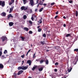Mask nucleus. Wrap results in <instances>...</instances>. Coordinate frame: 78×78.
Returning a JSON list of instances; mask_svg holds the SVG:
<instances>
[{"label":"nucleus","mask_w":78,"mask_h":78,"mask_svg":"<svg viewBox=\"0 0 78 78\" xmlns=\"http://www.w3.org/2000/svg\"><path fill=\"white\" fill-rule=\"evenodd\" d=\"M0 5H1L2 7H4L5 5V2L0 0Z\"/></svg>","instance_id":"f257e3e1"},{"label":"nucleus","mask_w":78,"mask_h":78,"mask_svg":"<svg viewBox=\"0 0 78 78\" xmlns=\"http://www.w3.org/2000/svg\"><path fill=\"white\" fill-rule=\"evenodd\" d=\"M78 61V56H76L75 57V59L74 60L73 63V64L75 65V64H76L77 62Z\"/></svg>","instance_id":"f03ea898"},{"label":"nucleus","mask_w":78,"mask_h":78,"mask_svg":"<svg viewBox=\"0 0 78 78\" xmlns=\"http://www.w3.org/2000/svg\"><path fill=\"white\" fill-rule=\"evenodd\" d=\"M21 9H22V10H26L28 9V7L23 6L21 7Z\"/></svg>","instance_id":"7ed1b4c3"},{"label":"nucleus","mask_w":78,"mask_h":78,"mask_svg":"<svg viewBox=\"0 0 78 78\" xmlns=\"http://www.w3.org/2000/svg\"><path fill=\"white\" fill-rule=\"evenodd\" d=\"M1 39L2 42H4L5 40H7V38L6 37H2L1 38Z\"/></svg>","instance_id":"20e7f679"},{"label":"nucleus","mask_w":78,"mask_h":78,"mask_svg":"<svg viewBox=\"0 0 78 78\" xmlns=\"http://www.w3.org/2000/svg\"><path fill=\"white\" fill-rule=\"evenodd\" d=\"M30 5L32 6H34V1H33V0H30Z\"/></svg>","instance_id":"39448f33"},{"label":"nucleus","mask_w":78,"mask_h":78,"mask_svg":"<svg viewBox=\"0 0 78 78\" xmlns=\"http://www.w3.org/2000/svg\"><path fill=\"white\" fill-rule=\"evenodd\" d=\"M24 72V71L23 70H20L18 72V73H17L18 75H20V74H22L23 72Z\"/></svg>","instance_id":"423d86ee"},{"label":"nucleus","mask_w":78,"mask_h":78,"mask_svg":"<svg viewBox=\"0 0 78 78\" xmlns=\"http://www.w3.org/2000/svg\"><path fill=\"white\" fill-rule=\"evenodd\" d=\"M23 68L22 69V70H26V69H27L28 67V66H23Z\"/></svg>","instance_id":"0eeeda50"},{"label":"nucleus","mask_w":78,"mask_h":78,"mask_svg":"<svg viewBox=\"0 0 78 78\" xmlns=\"http://www.w3.org/2000/svg\"><path fill=\"white\" fill-rule=\"evenodd\" d=\"M29 64V66H31V61L30 60H28L27 62V64Z\"/></svg>","instance_id":"6e6552de"},{"label":"nucleus","mask_w":78,"mask_h":78,"mask_svg":"<svg viewBox=\"0 0 78 78\" xmlns=\"http://www.w3.org/2000/svg\"><path fill=\"white\" fill-rule=\"evenodd\" d=\"M38 67L37 66H34L33 68L32 69V70L33 71H34L35 69H36V68H37Z\"/></svg>","instance_id":"1a4fd4ad"},{"label":"nucleus","mask_w":78,"mask_h":78,"mask_svg":"<svg viewBox=\"0 0 78 78\" xmlns=\"http://www.w3.org/2000/svg\"><path fill=\"white\" fill-rule=\"evenodd\" d=\"M6 15V14L5 12H2L1 14V16H4L5 17V16Z\"/></svg>","instance_id":"9d476101"},{"label":"nucleus","mask_w":78,"mask_h":78,"mask_svg":"<svg viewBox=\"0 0 78 78\" xmlns=\"http://www.w3.org/2000/svg\"><path fill=\"white\" fill-rule=\"evenodd\" d=\"M14 7H13L12 8H11L10 9V10H9V13H11L13 9V8H14Z\"/></svg>","instance_id":"9b49d317"},{"label":"nucleus","mask_w":78,"mask_h":78,"mask_svg":"<svg viewBox=\"0 0 78 78\" xmlns=\"http://www.w3.org/2000/svg\"><path fill=\"white\" fill-rule=\"evenodd\" d=\"M14 24V23L12 22H10L9 23V25L10 26H12Z\"/></svg>","instance_id":"f8f14e48"},{"label":"nucleus","mask_w":78,"mask_h":78,"mask_svg":"<svg viewBox=\"0 0 78 78\" xmlns=\"http://www.w3.org/2000/svg\"><path fill=\"white\" fill-rule=\"evenodd\" d=\"M10 17H13V16H12L11 14H9V15H8V19H9Z\"/></svg>","instance_id":"ddd939ff"},{"label":"nucleus","mask_w":78,"mask_h":78,"mask_svg":"<svg viewBox=\"0 0 78 78\" xmlns=\"http://www.w3.org/2000/svg\"><path fill=\"white\" fill-rule=\"evenodd\" d=\"M42 18H41L38 21L39 23V24H41L42 23Z\"/></svg>","instance_id":"4468645a"},{"label":"nucleus","mask_w":78,"mask_h":78,"mask_svg":"<svg viewBox=\"0 0 78 78\" xmlns=\"http://www.w3.org/2000/svg\"><path fill=\"white\" fill-rule=\"evenodd\" d=\"M4 66L2 63L0 64V69H3Z\"/></svg>","instance_id":"2eb2a0df"},{"label":"nucleus","mask_w":78,"mask_h":78,"mask_svg":"<svg viewBox=\"0 0 78 78\" xmlns=\"http://www.w3.org/2000/svg\"><path fill=\"white\" fill-rule=\"evenodd\" d=\"M23 29L24 30L27 31H28V30H29V29H28V28H27V27H24L23 28Z\"/></svg>","instance_id":"dca6fc26"},{"label":"nucleus","mask_w":78,"mask_h":78,"mask_svg":"<svg viewBox=\"0 0 78 78\" xmlns=\"http://www.w3.org/2000/svg\"><path fill=\"white\" fill-rule=\"evenodd\" d=\"M72 69V68L71 67H70L69 69H68V72H71V71Z\"/></svg>","instance_id":"f3484780"},{"label":"nucleus","mask_w":78,"mask_h":78,"mask_svg":"<svg viewBox=\"0 0 78 78\" xmlns=\"http://www.w3.org/2000/svg\"><path fill=\"white\" fill-rule=\"evenodd\" d=\"M45 61V60H41L40 61V64H42Z\"/></svg>","instance_id":"a211bd4d"},{"label":"nucleus","mask_w":78,"mask_h":78,"mask_svg":"<svg viewBox=\"0 0 78 78\" xmlns=\"http://www.w3.org/2000/svg\"><path fill=\"white\" fill-rule=\"evenodd\" d=\"M23 67V66H19L18 68V70H21V69H22Z\"/></svg>","instance_id":"6ab92c4d"},{"label":"nucleus","mask_w":78,"mask_h":78,"mask_svg":"<svg viewBox=\"0 0 78 78\" xmlns=\"http://www.w3.org/2000/svg\"><path fill=\"white\" fill-rule=\"evenodd\" d=\"M38 70L39 71H42V70H43V67H41L39 68L38 69Z\"/></svg>","instance_id":"aec40b11"},{"label":"nucleus","mask_w":78,"mask_h":78,"mask_svg":"<svg viewBox=\"0 0 78 78\" xmlns=\"http://www.w3.org/2000/svg\"><path fill=\"white\" fill-rule=\"evenodd\" d=\"M45 62L46 63V64L48 65V62H49L48 60H46V61H45Z\"/></svg>","instance_id":"412c9836"},{"label":"nucleus","mask_w":78,"mask_h":78,"mask_svg":"<svg viewBox=\"0 0 78 78\" xmlns=\"http://www.w3.org/2000/svg\"><path fill=\"white\" fill-rule=\"evenodd\" d=\"M40 43L42 45H44L45 44V41H43L40 42Z\"/></svg>","instance_id":"4be33fe9"},{"label":"nucleus","mask_w":78,"mask_h":78,"mask_svg":"<svg viewBox=\"0 0 78 78\" xmlns=\"http://www.w3.org/2000/svg\"><path fill=\"white\" fill-rule=\"evenodd\" d=\"M23 3L24 4H26L27 2V0H23Z\"/></svg>","instance_id":"5701e85b"},{"label":"nucleus","mask_w":78,"mask_h":78,"mask_svg":"<svg viewBox=\"0 0 78 78\" xmlns=\"http://www.w3.org/2000/svg\"><path fill=\"white\" fill-rule=\"evenodd\" d=\"M27 18V16L26 15H24L23 16V18L25 20Z\"/></svg>","instance_id":"b1692460"},{"label":"nucleus","mask_w":78,"mask_h":78,"mask_svg":"<svg viewBox=\"0 0 78 78\" xmlns=\"http://www.w3.org/2000/svg\"><path fill=\"white\" fill-rule=\"evenodd\" d=\"M21 38L22 39V41H24V40L25 39V37H21Z\"/></svg>","instance_id":"393cba45"},{"label":"nucleus","mask_w":78,"mask_h":78,"mask_svg":"<svg viewBox=\"0 0 78 78\" xmlns=\"http://www.w3.org/2000/svg\"><path fill=\"white\" fill-rule=\"evenodd\" d=\"M44 4V3H43L41 1H40V3H39V4L41 5H43V4Z\"/></svg>","instance_id":"a878e982"},{"label":"nucleus","mask_w":78,"mask_h":78,"mask_svg":"<svg viewBox=\"0 0 78 78\" xmlns=\"http://www.w3.org/2000/svg\"><path fill=\"white\" fill-rule=\"evenodd\" d=\"M2 50L0 49V57L2 55Z\"/></svg>","instance_id":"bb28decb"},{"label":"nucleus","mask_w":78,"mask_h":78,"mask_svg":"<svg viewBox=\"0 0 78 78\" xmlns=\"http://www.w3.org/2000/svg\"><path fill=\"white\" fill-rule=\"evenodd\" d=\"M71 35L70 34H67L66 35V37H70L71 36Z\"/></svg>","instance_id":"cd10ccee"},{"label":"nucleus","mask_w":78,"mask_h":78,"mask_svg":"<svg viewBox=\"0 0 78 78\" xmlns=\"http://www.w3.org/2000/svg\"><path fill=\"white\" fill-rule=\"evenodd\" d=\"M44 9V8L43 7L41 8L39 10V12H41L42 10H43V9Z\"/></svg>","instance_id":"c85d7f7f"},{"label":"nucleus","mask_w":78,"mask_h":78,"mask_svg":"<svg viewBox=\"0 0 78 78\" xmlns=\"http://www.w3.org/2000/svg\"><path fill=\"white\" fill-rule=\"evenodd\" d=\"M32 17H34V18H36V15H34V14H33L32 16Z\"/></svg>","instance_id":"c756f323"},{"label":"nucleus","mask_w":78,"mask_h":78,"mask_svg":"<svg viewBox=\"0 0 78 78\" xmlns=\"http://www.w3.org/2000/svg\"><path fill=\"white\" fill-rule=\"evenodd\" d=\"M6 53H8V51H7V50H5L4 51V54H6Z\"/></svg>","instance_id":"7c9ffc66"},{"label":"nucleus","mask_w":78,"mask_h":78,"mask_svg":"<svg viewBox=\"0 0 78 78\" xmlns=\"http://www.w3.org/2000/svg\"><path fill=\"white\" fill-rule=\"evenodd\" d=\"M42 36L44 37H46V34H43L42 35Z\"/></svg>","instance_id":"2f4dec72"},{"label":"nucleus","mask_w":78,"mask_h":78,"mask_svg":"<svg viewBox=\"0 0 78 78\" xmlns=\"http://www.w3.org/2000/svg\"><path fill=\"white\" fill-rule=\"evenodd\" d=\"M29 34H33V32L31 31H30L29 32Z\"/></svg>","instance_id":"473e14b6"},{"label":"nucleus","mask_w":78,"mask_h":78,"mask_svg":"<svg viewBox=\"0 0 78 78\" xmlns=\"http://www.w3.org/2000/svg\"><path fill=\"white\" fill-rule=\"evenodd\" d=\"M41 30H42V29L41 28H39L38 30V31L39 32H41Z\"/></svg>","instance_id":"72a5a7b5"},{"label":"nucleus","mask_w":78,"mask_h":78,"mask_svg":"<svg viewBox=\"0 0 78 78\" xmlns=\"http://www.w3.org/2000/svg\"><path fill=\"white\" fill-rule=\"evenodd\" d=\"M29 23L31 24H33V22H32V21H31L30 20H29Z\"/></svg>","instance_id":"f704fd0d"},{"label":"nucleus","mask_w":78,"mask_h":78,"mask_svg":"<svg viewBox=\"0 0 78 78\" xmlns=\"http://www.w3.org/2000/svg\"><path fill=\"white\" fill-rule=\"evenodd\" d=\"M59 47L58 46H55V48L56 49H58Z\"/></svg>","instance_id":"c9c22d12"},{"label":"nucleus","mask_w":78,"mask_h":78,"mask_svg":"<svg viewBox=\"0 0 78 78\" xmlns=\"http://www.w3.org/2000/svg\"><path fill=\"white\" fill-rule=\"evenodd\" d=\"M74 51H76V52L78 51V49H75L74 50Z\"/></svg>","instance_id":"e433bc0d"},{"label":"nucleus","mask_w":78,"mask_h":78,"mask_svg":"<svg viewBox=\"0 0 78 78\" xmlns=\"http://www.w3.org/2000/svg\"><path fill=\"white\" fill-rule=\"evenodd\" d=\"M17 75V74L15 73H14L13 76L15 77H16V76Z\"/></svg>","instance_id":"4c0bfd02"},{"label":"nucleus","mask_w":78,"mask_h":78,"mask_svg":"<svg viewBox=\"0 0 78 78\" xmlns=\"http://www.w3.org/2000/svg\"><path fill=\"white\" fill-rule=\"evenodd\" d=\"M78 15V11H77L76 12V16H77Z\"/></svg>","instance_id":"58836bf2"},{"label":"nucleus","mask_w":78,"mask_h":78,"mask_svg":"<svg viewBox=\"0 0 78 78\" xmlns=\"http://www.w3.org/2000/svg\"><path fill=\"white\" fill-rule=\"evenodd\" d=\"M55 4V2H53V3H51V6H52V5H54Z\"/></svg>","instance_id":"ea45409f"},{"label":"nucleus","mask_w":78,"mask_h":78,"mask_svg":"<svg viewBox=\"0 0 78 78\" xmlns=\"http://www.w3.org/2000/svg\"><path fill=\"white\" fill-rule=\"evenodd\" d=\"M15 2V0H11V2H12L13 3H14Z\"/></svg>","instance_id":"a19ab883"},{"label":"nucleus","mask_w":78,"mask_h":78,"mask_svg":"<svg viewBox=\"0 0 78 78\" xmlns=\"http://www.w3.org/2000/svg\"><path fill=\"white\" fill-rule=\"evenodd\" d=\"M12 4H13V3H12V2H10V3H9V5H12Z\"/></svg>","instance_id":"79ce46f5"},{"label":"nucleus","mask_w":78,"mask_h":78,"mask_svg":"<svg viewBox=\"0 0 78 78\" xmlns=\"http://www.w3.org/2000/svg\"><path fill=\"white\" fill-rule=\"evenodd\" d=\"M21 58H24V55H22V56H21Z\"/></svg>","instance_id":"37998d69"},{"label":"nucleus","mask_w":78,"mask_h":78,"mask_svg":"<svg viewBox=\"0 0 78 78\" xmlns=\"http://www.w3.org/2000/svg\"><path fill=\"white\" fill-rule=\"evenodd\" d=\"M31 19L32 20V21H34V17H32L31 18Z\"/></svg>","instance_id":"c03bdc74"},{"label":"nucleus","mask_w":78,"mask_h":78,"mask_svg":"<svg viewBox=\"0 0 78 78\" xmlns=\"http://www.w3.org/2000/svg\"><path fill=\"white\" fill-rule=\"evenodd\" d=\"M58 63L57 62H56V63H55V65L56 66V65H58Z\"/></svg>","instance_id":"a18cd8bd"},{"label":"nucleus","mask_w":78,"mask_h":78,"mask_svg":"<svg viewBox=\"0 0 78 78\" xmlns=\"http://www.w3.org/2000/svg\"><path fill=\"white\" fill-rule=\"evenodd\" d=\"M22 65H23V63H24V61L23 60V61H22Z\"/></svg>","instance_id":"49530a36"},{"label":"nucleus","mask_w":78,"mask_h":78,"mask_svg":"<svg viewBox=\"0 0 78 78\" xmlns=\"http://www.w3.org/2000/svg\"><path fill=\"white\" fill-rule=\"evenodd\" d=\"M58 17V16H57V15L55 17V19H56V18Z\"/></svg>","instance_id":"de8ad7c7"},{"label":"nucleus","mask_w":78,"mask_h":78,"mask_svg":"<svg viewBox=\"0 0 78 78\" xmlns=\"http://www.w3.org/2000/svg\"><path fill=\"white\" fill-rule=\"evenodd\" d=\"M43 5H44V6H47V4L44 3V4H43Z\"/></svg>","instance_id":"09e8293b"},{"label":"nucleus","mask_w":78,"mask_h":78,"mask_svg":"<svg viewBox=\"0 0 78 78\" xmlns=\"http://www.w3.org/2000/svg\"><path fill=\"white\" fill-rule=\"evenodd\" d=\"M54 71H55V72H57V70L56 69H55L54 70Z\"/></svg>","instance_id":"8fccbe9b"},{"label":"nucleus","mask_w":78,"mask_h":78,"mask_svg":"<svg viewBox=\"0 0 78 78\" xmlns=\"http://www.w3.org/2000/svg\"><path fill=\"white\" fill-rule=\"evenodd\" d=\"M36 56H33V59H34L35 58H36Z\"/></svg>","instance_id":"3c124183"},{"label":"nucleus","mask_w":78,"mask_h":78,"mask_svg":"<svg viewBox=\"0 0 78 78\" xmlns=\"http://www.w3.org/2000/svg\"><path fill=\"white\" fill-rule=\"evenodd\" d=\"M69 2V3H71L72 2V1H70Z\"/></svg>","instance_id":"603ef678"},{"label":"nucleus","mask_w":78,"mask_h":78,"mask_svg":"<svg viewBox=\"0 0 78 78\" xmlns=\"http://www.w3.org/2000/svg\"><path fill=\"white\" fill-rule=\"evenodd\" d=\"M66 77L65 76H64L62 77V78H66Z\"/></svg>","instance_id":"864d4df0"},{"label":"nucleus","mask_w":78,"mask_h":78,"mask_svg":"<svg viewBox=\"0 0 78 78\" xmlns=\"http://www.w3.org/2000/svg\"><path fill=\"white\" fill-rule=\"evenodd\" d=\"M58 12H56L55 14H56L57 15L58 14Z\"/></svg>","instance_id":"5fc2aeb1"},{"label":"nucleus","mask_w":78,"mask_h":78,"mask_svg":"<svg viewBox=\"0 0 78 78\" xmlns=\"http://www.w3.org/2000/svg\"><path fill=\"white\" fill-rule=\"evenodd\" d=\"M16 4H17L18 3L17 0H16Z\"/></svg>","instance_id":"6e6d98bb"},{"label":"nucleus","mask_w":78,"mask_h":78,"mask_svg":"<svg viewBox=\"0 0 78 78\" xmlns=\"http://www.w3.org/2000/svg\"><path fill=\"white\" fill-rule=\"evenodd\" d=\"M37 11V9H36L35 10V11Z\"/></svg>","instance_id":"4d7b16f0"},{"label":"nucleus","mask_w":78,"mask_h":78,"mask_svg":"<svg viewBox=\"0 0 78 78\" xmlns=\"http://www.w3.org/2000/svg\"><path fill=\"white\" fill-rule=\"evenodd\" d=\"M64 27H66V25L65 24H64L63 25Z\"/></svg>","instance_id":"13d9d810"},{"label":"nucleus","mask_w":78,"mask_h":78,"mask_svg":"<svg viewBox=\"0 0 78 78\" xmlns=\"http://www.w3.org/2000/svg\"><path fill=\"white\" fill-rule=\"evenodd\" d=\"M5 57L4 56V55H2V58H3V57Z\"/></svg>","instance_id":"bf43d9fd"},{"label":"nucleus","mask_w":78,"mask_h":78,"mask_svg":"<svg viewBox=\"0 0 78 78\" xmlns=\"http://www.w3.org/2000/svg\"><path fill=\"white\" fill-rule=\"evenodd\" d=\"M63 18H64V19H66V17L65 16H64L63 17Z\"/></svg>","instance_id":"052dcab7"},{"label":"nucleus","mask_w":78,"mask_h":78,"mask_svg":"<svg viewBox=\"0 0 78 78\" xmlns=\"http://www.w3.org/2000/svg\"><path fill=\"white\" fill-rule=\"evenodd\" d=\"M31 51V49H30L29 50V51H28L27 52L28 53H29V52Z\"/></svg>","instance_id":"680f3d73"},{"label":"nucleus","mask_w":78,"mask_h":78,"mask_svg":"<svg viewBox=\"0 0 78 78\" xmlns=\"http://www.w3.org/2000/svg\"><path fill=\"white\" fill-rule=\"evenodd\" d=\"M28 53H29L28 52H27V54H26L27 56L28 55Z\"/></svg>","instance_id":"e2e57ef3"},{"label":"nucleus","mask_w":78,"mask_h":78,"mask_svg":"<svg viewBox=\"0 0 78 78\" xmlns=\"http://www.w3.org/2000/svg\"><path fill=\"white\" fill-rule=\"evenodd\" d=\"M49 51V50H48V49L46 50V52H48Z\"/></svg>","instance_id":"0e129e2a"},{"label":"nucleus","mask_w":78,"mask_h":78,"mask_svg":"<svg viewBox=\"0 0 78 78\" xmlns=\"http://www.w3.org/2000/svg\"><path fill=\"white\" fill-rule=\"evenodd\" d=\"M36 61H39V59H36Z\"/></svg>","instance_id":"69168bd1"},{"label":"nucleus","mask_w":78,"mask_h":78,"mask_svg":"<svg viewBox=\"0 0 78 78\" xmlns=\"http://www.w3.org/2000/svg\"><path fill=\"white\" fill-rule=\"evenodd\" d=\"M41 27V26H38V27H37V28H39V27Z\"/></svg>","instance_id":"338daca9"},{"label":"nucleus","mask_w":78,"mask_h":78,"mask_svg":"<svg viewBox=\"0 0 78 78\" xmlns=\"http://www.w3.org/2000/svg\"><path fill=\"white\" fill-rule=\"evenodd\" d=\"M47 32H48V33H50V30H49V31H48Z\"/></svg>","instance_id":"774afa93"}]
</instances>
